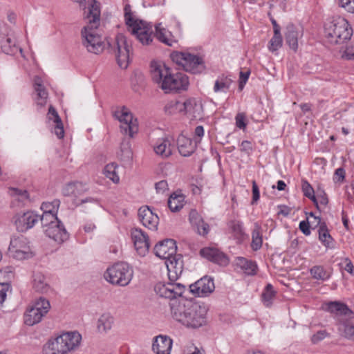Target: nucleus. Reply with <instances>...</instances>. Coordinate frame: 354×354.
<instances>
[{
    "label": "nucleus",
    "instance_id": "obj_1",
    "mask_svg": "<svg viewBox=\"0 0 354 354\" xmlns=\"http://www.w3.org/2000/svg\"><path fill=\"white\" fill-rule=\"evenodd\" d=\"M100 4L96 0H88L84 8V17L86 21L81 31L82 44L89 53L99 54L104 48L102 35L98 28L100 25Z\"/></svg>",
    "mask_w": 354,
    "mask_h": 354
},
{
    "label": "nucleus",
    "instance_id": "obj_2",
    "mask_svg": "<svg viewBox=\"0 0 354 354\" xmlns=\"http://www.w3.org/2000/svg\"><path fill=\"white\" fill-rule=\"evenodd\" d=\"M169 305L174 319L185 327L198 328L206 324L207 310L205 306L184 298L173 301Z\"/></svg>",
    "mask_w": 354,
    "mask_h": 354
},
{
    "label": "nucleus",
    "instance_id": "obj_3",
    "mask_svg": "<svg viewBox=\"0 0 354 354\" xmlns=\"http://www.w3.org/2000/svg\"><path fill=\"white\" fill-rule=\"evenodd\" d=\"M151 75L153 81L166 93L186 90L189 86V80L186 74L180 72L172 73L170 68L162 63H151Z\"/></svg>",
    "mask_w": 354,
    "mask_h": 354
},
{
    "label": "nucleus",
    "instance_id": "obj_4",
    "mask_svg": "<svg viewBox=\"0 0 354 354\" xmlns=\"http://www.w3.org/2000/svg\"><path fill=\"white\" fill-rule=\"evenodd\" d=\"M324 35L328 42L342 44L351 39L353 29L348 21L342 17H333L324 24Z\"/></svg>",
    "mask_w": 354,
    "mask_h": 354
},
{
    "label": "nucleus",
    "instance_id": "obj_5",
    "mask_svg": "<svg viewBox=\"0 0 354 354\" xmlns=\"http://www.w3.org/2000/svg\"><path fill=\"white\" fill-rule=\"evenodd\" d=\"M82 336L76 331L63 333L49 339L43 347V354H66L77 347Z\"/></svg>",
    "mask_w": 354,
    "mask_h": 354
},
{
    "label": "nucleus",
    "instance_id": "obj_6",
    "mask_svg": "<svg viewBox=\"0 0 354 354\" xmlns=\"http://www.w3.org/2000/svg\"><path fill=\"white\" fill-rule=\"evenodd\" d=\"M125 21L129 30L142 45H149L153 41L152 26L147 21L135 19L125 8Z\"/></svg>",
    "mask_w": 354,
    "mask_h": 354
},
{
    "label": "nucleus",
    "instance_id": "obj_7",
    "mask_svg": "<svg viewBox=\"0 0 354 354\" xmlns=\"http://www.w3.org/2000/svg\"><path fill=\"white\" fill-rule=\"evenodd\" d=\"M132 268L124 262H119L108 268L104 274V279L113 285L126 286L132 279Z\"/></svg>",
    "mask_w": 354,
    "mask_h": 354
},
{
    "label": "nucleus",
    "instance_id": "obj_8",
    "mask_svg": "<svg viewBox=\"0 0 354 354\" xmlns=\"http://www.w3.org/2000/svg\"><path fill=\"white\" fill-rule=\"evenodd\" d=\"M171 60L185 71L194 74L201 73L205 69L203 58L198 55L185 52H174L171 54Z\"/></svg>",
    "mask_w": 354,
    "mask_h": 354
},
{
    "label": "nucleus",
    "instance_id": "obj_9",
    "mask_svg": "<svg viewBox=\"0 0 354 354\" xmlns=\"http://www.w3.org/2000/svg\"><path fill=\"white\" fill-rule=\"evenodd\" d=\"M114 116L120 122L121 132L130 138L138 131V123L136 118H133L131 112L125 106L118 109L114 112Z\"/></svg>",
    "mask_w": 354,
    "mask_h": 354
},
{
    "label": "nucleus",
    "instance_id": "obj_10",
    "mask_svg": "<svg viewBox=\"0 0 354 354\" xmlns=\"http://www.w3.org/2000/svg\"><path fill=\"white\" fill-rule=\"evenodd\" d=\"M111 46L118 66L121 68L126 69L129 64L131 48V46L128 44L126 37L122 34H118Z\"/></svg>",
    "mask_w": 354,
    "mask_h": 354
},
{
    "label": "nucleus",
    "instance_id": "obj_11",
    "mask_svg": "<svg viewBox=\"0 0 354 354\" xmlns=\"http://www.w3.org/2000/svg\"><path fill=\"white\" fill-rule=\"evenodd\" d=\"M9 255L17 260H24L33 256L27 239L18 236L10 240L8 247Z\"/></svg>",
    "mask_w": 354,
    "mask_h": 354
},
{
    "label": "nucleus",
    "instance_id": "obj_12",
    "mask_svg": "<svg viewBox=\"0 0 354 354\" xmlns=\"http://www.w3.org/2000/svg\"><path fill=\"white\" fill-rule=\"evenodd\" d=\"M154 290L160 297L171 299V303L182 296L185 290V286L171 281L168 283L159 282L156 284Z\"/></svg>",
    "mask_w": 354,
    "mask_h": 354
},
{
    "label": "nucleus",
    "instance_id": "obj_13",
    "mask_svg": "<svg viewBox=\"0 0 354 354\" xmlns=\"http://www.w3.org/2000/svg\"><path fill=\"white\" fill-rule=\"evenodd\" d=\"M131 236L137 253L141 257L146 256L150 246L147 234L141 229L134 228L131 231Z\"/></svg>",
    "mask_w": 354,
    "mask_h": 354
},
{
    "label": "nucleus",
    "instance_id": "obj_14",
    "mask_svg": "<svg viewBox=\"0 0 354 354\" xmlns=\"http://www.w3.org/2000/svg\"><path fill=\"white\" fill-rule=\"evenodd\" d=\"M327 310L333 315L337 324L348 321L353 315L352 310L344 303L339 301H330L328 304Z\"/></svg>",
    "mask_w": 354,
    "mask_h": 354
},
{
    "label": "nucleus",
    "instance_id": "obj_15",
    "mask_svg": "<svg viewBox=\"0 0 354 354\" xmlns=\"http://www.w3.org/2000/svg\"><path fill=\"white\" fill-rule=\"evenodd\" d=\"M38 221L39 215L31 211L17 214L15 217L17 230L21 232L33 227Z\"/></svg>",
    "mask_w": 354,
    "mask_h": 354
},
{
    "label": "nucleus",
    "instance_id": "obj_16",
    "mask_svg": "<svg viewBox=\"0 0 354 354\" xmlns=\"http://www.w3.org/2000/svg\"><path fill=\"white\" fill-rule=\"evenodd\" d=\"M176 243L173 239H166L160 241L154 247L156 256L166 261L176 256Z\"/></svg>",
    "mask_w": 354,
    "mask_h": 354
},
{
    "label": "nucleus",
    "instance_id": "obj_17",
    "mask_svg": "<svg viewBox=\"0 0 354 354\" xmlns=\"http://www.w3.org/2000/svg\"><path fill=\"white\" fill-rule=\"evenodd\" d=\"M215 288L212 278L204 277L189 286L190 292L198 297H205L212 292Z\"/></svg>",
    "mask_w": 354,
    "mask_h": 354
},
{
    "label": "nucleus",
    "instance_id": "obj_18",
    "mask_svg": "<svg viewBox=\"0 0 354 354\" xmlns=\"http://www.w3.org/2000/svg\"><path fill=\"white\" fill-rule=\"evenodd\" d=\"M138 217L145 227L151 230H157L159 218L148 206L141 207L138 209Z\"/></svg>",
    "mask_w": 354,
    "mask_h": 354
},
{
    "label": "nucleus",
    "instance_id": "obj_19",
    "mask_svg": "<svg viewBox=\"0 0 354 354\" xmlns=\"http://www.w3.org/2000/svg\"><path fill=\"white\" fill-rule=\"evenodd\" d=\"M44 234L58 243H62L68 239V233L61 221L44 230Z\"/></svg>",
    "mask_w": 354,
    "mask_h": 354
},
{
    "label": "nucleus",
    "instance_id": "obj_20",
    "mask_svg": "<svg viewBox=\"0 0 354 354\" xmlns=\"http://www.w3.org/2000/svg\"><path fill=\"white\" fill-rule=\"evenodd\" d=\"M165 264L169 281H175L182 274L183 270L182 257L176 254L171 259L165 261Z\"/></svg>",
    "mask_w": 354,
    "mask_h": 354
},
{
    "label": "nucleus",
    "instance_id": "obj_21",
    "mask_svg": "<svg viewBox=\"0 0 354 354\" xmlns=\"http://www.w3.org/2000/svg\"><path fill=\"white\" fill-rule=\"evenodd\" d=\"M201 255L214 263L224 266L228 263L227 257L218 249L214 248H205L201 250Z\"/></svg>",
    "mask_w": 354,
    "mask_h": 354
},
{
    "label": "nucleus",
    "instance_id": "obj_22",
    "mask_svg": "<svg viewBox=\"0 0 354 354\" xmlns=\"http://www.w3.org/2000/svg\"><path fill=\"white\" fill-rule=\"evenodd\" d=\"M172 340L167 336L158 335L154 338L152 350L156 354H170Z\"/></svg>",
    "mask_w": 354,
    "mask_h": 354
},
{
    "label": "nucleus",
    "instance_id": "obj_23",
    "mask_svg": "<svg viewBox=\"0 0 354 354\" xmlns=\"http://www.w3.org/2000/svg\"><path fill=\"white\" fill-rule=\"evenodd\" d=\"M189 220L192 225L194 227L197 233L201 236L207 235L209 232V225L205 223L201 216L195 209L189 212Z\"/></svg>",
    "mask_w": 354,
    "mask_h": 354
},
{
    "label": "nucleus",
    "instance_id": "obj_24",
    "mask_svg": "<svg viewBox=\"0 0 354 354\" xmlns=\"http://www.w3.org/2000/svg\"><path fill=\"white\" fill-rule=\"evenodd\" d=\"M47 118L49 122L51 123V126H53L54 128V133L59 139L63 138L64 136L63 124L57 111L53 106H50L48 109Z\"/></svg>",
    "mask_w": 354,
    "mask_h": 354
},
{
    "label": "nucleus",
    "instance_id": "obj_25",
    "mask_svg": "<svg viewBox=\"0 0 354 354\" xmlns=\"http://www.w3.org/2000/svg\"><path fill=\"white\" fill-rule=\"evenodd\" d=\"M155 153L163 159L172 154L173 146L168 138H159L153 146Z\"/></svg>",
    "mask_w": 354,
    "mask_h": 354
},
{
    "label": "nucleus",
    "instance_id": "obj_26",
    "mask_svg": "<svg viewBox=\"0 0 354 354\" xmlns=\"http://www.w3.org/2000/svg\"><path fill=\"white\" fill-rule=\"evenodd\" d=\"M32 286L36 292L41 294H46L51 290L46 276L39 271L33 272Z\"/></svg>",
    "mask_w": 354,
    "mask_h": 354
},
{
    "label": "nucleus",
    "instance_id": "obj_27",
    "mask_svg": "<svg viewBox=\"0 0 354 354\" xmlns=\"http://www.w3.org/2000/svg\"><path fill=\"white\" fill-rule=\"evenodd\" d=\"M303 35L302 30H299L292 24H290L286 27L285 35L286 43L290 48L294 51H297L298 48V39Z\"/></svg>",
    "mask_w": 354,
    "mask_h": 354
},
{
    "label": "nucleus",
    "instance_id": "obj_28",
    "mask_svg": "<svg viewBox=\"0 0 354 354\" xmlns=\"http://www.w3.org/2000/svg\"><path fill=\"white\" fill-rule=\"evenodd\" d=\"M196 143H193L192 140L185 136L180 135L177 139L178 149L180 155L183 156H189L196 149Z\"/></svg>",
    "mask_w": 354,
    "mask_h": 354
},
{
    "label": "nucleus",
    "instance_id": "obj_29",
    "mask_svg": "<svg viewBox=\"0 0 354 354\" xmlns=\"http://www.w3.org/2000/svg\"><path fill=\"white\" fill-rule=\"evenodd\" d=\"M156 37L162 43L173 46L177 44V39L173 36L171 32L162 26L161 23L155 26Z\"/></svg>",
    "mask_w": 354,
    "mask_h": 354
},
{
    "label": "nucleus",
    "instance_id": "obj_30",
    "mask_svg": "<svg viewBox=\"0 0 354 354\" xmlns=\"http://www.w3.org/2000/svg\"><path fill=\"white\" fill-rule=\"evenodd\" d=\"M86 184L81 182H72L66 184L62 189V194L66 196L75 198L82 195L87 190Z\"/></svg>",
    "mask_w": 354,
    "mask_h": 354
},
{
    "label": "nucleus",
    "instance_id": "obj_31",
    "mask_svg": "<svg viewBox=\"0 0 354 354\" xmlns=\"http://www.w3.org/2000/svg\"><path fill=\"white\" fill-rule=\"evenodd\" d=\"M1 50L6 55H15L19 51L21 53L22 49L17 44L13 35H8L1 41Z\"/></svg>",
    "mask_w": 354,
    "mask_h": 354
},
{
    "label": "nucleus",
    "instance_id": "obj_32",
    "mask_svg": "<svg viewBox=\"0 0 354 354\" xmlns=\"http://www.w3.org/2000/svg\"><path fill=\"white\" fill-rule=\"evenodd\" d=\"M33 86L37 93V104L41 106H44L46 103L48 93L43 84V80L41 77L36 76L34 78Z\"/></svg>",
    "mask_w": 354,
    "mask_h": 354
},
{
    "label": "nucleus",
    "instance_id": "obj_33",
    "mask_svg": "<svg viewBox=\"0 0 354 354\" xmlns=\"http://www.w3.org/2000/svg\"><path fill=\"white\" fill-rule=\"evenodd\" d=\"M235 265L248 275H254L257 273V265L256 263L244 257L236 258Z\"/></svg>",
    "mask_w": 354,
    "mask_h": 354
},
{
    "label": "nucleus",
    "instance_id": "obj_34",
    "mask_svg": "<svg viewBox=\"0 0 354 354\" xmlns=\"http://www.w3.org/2000/svg\"><path fill=\"white\" fill-rule=\"evenodd\" d=\"M44 316L32 306H29L24 315V323L30 326L39 323Z\"/></svg>",
    "mask_w": 354,
    "mask_h": 354
},
{
    "label": "nucleus",
    "instance_id": "obj_35",
    "mask_svg": "<svg viewBox=\"0 0 354 354\" xmlns=\"http://www.w3.org/2000/svg\"><path fill=\"white\" fill-rule=\"evenodd\" d=\"M113 323V317L109 313H104L97 320V328L100 333H106L111 329Z\"/></svg>",
    "mask_w": 354,
    "mask_h": 354
},
{
    "label": "nucleus",
    "instance_id": "obj_36",
    "mask_svg": "<svg viewBox=\"0 0 354 354\" xmlns=\"http://www.w3.org/2000/svg\"><path fill=\"white\" fill-rule=\"evenodd\" d=\"M319 240L327 248H334V240L330 236L325 223H321L318 230Z\"/></svg>",
    "mask_w": 354,
    "mask_h": 354
},
{
    "label": "nucleus",
    "instance_id": "obj_37",
    "mask_svg": "<svg viewBox=\"0 0 354 354\" xmlns=\"http://www.w3.org/2000/svg\"><path fill=\"white\" fill-rule=\"evenodd\" d=\"M313 278L322 281L328 280L331 276V272L322 266H315L310 270Z\"/></svg>",
    "mask_w": 354,
    "mask_h": 354
},
{
    "label": "nucleus",
    "instance_id": "obj_38",
    "mask_svg": "<svg viewBox=\"0 0 354 354\" xmlns=\"http://www.w3.org/2000/svg\"><path fill=\"white\" fill-rule=\"evenodd\" d=\"M337 330L341 336L354 340V324L349 320L337 324Z\"/></svg>",
    "mask_w": 354,
    "mask_h": 354
},
{
    "label": "nucleus",
    "instance_id": "obj_39",
    "mask_svg": "<svg viewBox=\"0 0 354 354\" xmlns=\"http://www.w3.org/2000/svg\"><path fill=\"white\" fill-rule=\"evenodd\" d=\"M185 203V196L183 194L174 193L168 199V206L171 211L178 212L183 208Z\"/></svg>",
    "mask_w": 354,
    "mask_h": 354
},
{
    "label": "nucleus",
    "instance_id": "obj_40",
    "mask_svg": "<svg viewBox=\"0 0 354 354\" xmlns=\"http://www.w3.org/2000/svg\"><path fill=\"white\" fill-rule=\"evenodd\" d=\"M232 81L230 78L222 75L215 81L214 91L215 93H227L230 87Z\"/></svg>",
    "mask_w": 354,
    "mask_h": 354
},
{
    "label": "nucleus",
    "instance_id": "obj_41",
    "mask_svg": "<svg viewBox=\"0 0 354 354\" xmlns=\"http://www.w3.org/2000/svg\"><path fill=\"white\" fill-rule=\"evenodd\" d=\"M183 111L196 117V113H198L201 106L194 98L187 99L183 101Z\"/></svg>",
    "mask_w": 354,
    "mask_h": 354
},
{
    "label": "nucleus",
    "instance_id": "obj_42",
    "mask_svg": "<svg viewBox=\"0 0 354 354\" xmlns=\"http://www.w3.org/2000/svg\"><path fill=\"white\" fill-rule=\"evenodd\" d=\"M35 310L42 313L43 316H46L50 309V304L48 299L40 297L35 299L33 304L31 306Z\"/></svg>",
    "mask_w": 354,
    "mask_h": 354
},
{
    "label": "nucleus",
    "instance_id": "obj_43",
    "mask_svg": "<svg viewBox=\"0 0 354 354\" xmlns=\"http://www.w3.org/2000/svg\"><path fill=\"white\" fill-rule=\"evenodd\" d=\"M57 213H48L42 214L41 216H39V219L41 221L43 230H45V228L53 225L55 223H58V222L60 221L57 216Z\"/></svg>",
    "mask_w": 354,
    "mask_h": 354
},
{
    "label": "nucleus",
    "instance_id": "obj_44",
    "mask_svg": "<svg viewBox=\"0 0 354 354\" xmlns=\"http://www.w3.org/2000/svg\"><path fill=\"white\" fill-rule=\"evenodd\" d=\"M117 167L118 165L115 163L111 162L107 164L104 169V174L105 176L114 183H118L120 181L119 176L116 171Z\"/></svg>",
    "mask_w": 354,
    "mask_h": 354
},
{
    "label": "nucleus",
    "instance_id": "obj_45",
    "mask_svg": "<svg viewBox=\"0 0 354 354\" xmlns=\"http://www.w3.org/2000/svg\"><path fill=\"white\" fill-rule=\"evenodd\" d=\"M275 295L276 292L273 286L270 283L268 284L262 293L263 302L266 306L270 307L272 305Z\"/></svg>",
    "mask_w": 354,
    "mask_h": 354
},
{
    "label": "nucleus",
    "instance_id": "obj_46",
    "mask_svg": "<svg viewBox=\"0 0 354 354\" xmlns=\"http://www.w3.org/2000/svg\"><path fill=\"white\" fill-rule=\"evenodd\" d=\"M183 101H170L165 105V111L169 115L183 113Z\"/></svg>",
    "mask_w": 354,
    "mask_h": 354
},
{
    "label": "nucleus",
    "instance_id": "obj_47",
    "mask_svg": "<svg viewBox=\"0 0 354 354\" xmlns=\"http://www.w3.org/2000/svg\"><path fill=\"white\" fill-rule=\"evenodd\" d=\"M60 201L55 199L52 202H44L41 205V209L43 211V214L57 213Z\"/></svg>",
    "mask_w": 354,
    "mask_h": 354
},
{
    "label": "nucleus",
    "instance_id": "obj_48",
    "mask_svg": "<svg viewBox=\"0 0 354 354\" xmlns=\"http://www.w3.org/2000/svg\"><path fill=\"white\" fill-rule=\"evenodd\" d=\"M10 195L19 203H24L28 199V194L25 189L18 188H10L9 190Z\"/></svg>",
    "mask_w": 354,
    "mask_h": 354
},
{
    "label": "nucleus",
    "instance_id": "obj_49",
    "mask_svg": "<svg viewBox=\"0 0 354 354\" xmlns=\"http://www.w3.org/2000/svg\"><path fill=\"white\" fill-rule=\"evenodd\" d=\"M228 226L234 236L239 238L244 234L243 223L241 221H231Z\"/></svg>",
    "mask_w": 354,
    "mask_h": 354
},
{
    "label": "nucleus",
    "instance_id": "obj_50",
    "mask_svg": "<svg viewBox=\"0 0 354 354\" xmlns=\"http://www.w3.org/2000/svg\"><path fill=\"white\" fill-rule=\"evenodd\" d=\"M302 190L304 196L310 199L314 203L315 206L318 207V201L314 194V189L312 186L306 180L302 183Z\"/></svg>",
    "mask_w": 354,
    "mask_h": 354
},
{
    "label": "nucleus",
    "instance_id": "obj_51",
    "mask_svg": "<svg viewBox=\"0 0 354 354\" xmlns=\"http://www.w3.org/2000/svg\"><path fill=\"white\" fill-rule=\"evenodd\" d=\"M262 243V236L259 232V230L256 228L252 232L251 247L254 250H258L261 248Z\"/></svg>",
    "mask_w": 354,
    "mask_h": 354
},
{
    "label": "nucleus",
    "instance_id": "obj_52",
    "mask_svg": "<svg viewBox=\"0 0 354 354\" xmlns=\"http://www.w3.org/2000/svg\"><path fill=\"white\" fill-rule=\"evenodd\" d=\"M282 42L283 40L281 32L277 35L274 33L273 37L269 42L268 49L271 52H275L282 46Z\"/></svg>",
    "mask_w": 354,
    "mask_h": 354
},
{
    "label": "nucleus",
    "instance_id": "obj_53",
    "mask_svg": "<svg viewBox=\"0 0 354 354\" xmlns=\"http://www.w3.org/2000/svg\"><path fill=\"white\" fill-rule=\"evenodd\" d=\"M328 337L329 333L326 330H320L311 336L310 340L313 344H316Z\"/></svg>",
    "mask_w": 354,
    "mask_h": 354
},
{
    "label": "nucleus",
    "instance_id": "obj_54",
    "mask_svg": "<svg viewBox=\"0 0 354 354\" xmlns=\"http://www.w3.org/2000/svg\"><path fill=\"white\" fill-rule=\"evenodd\" d=\"M342 57L347 60H354V43L346 48Z\"/></svg>",
    "mask_w": 354,
    "mask_h": 354
},
{
    "label": "nucleus",
    "instance_id": "obj_55",
    "mask_svg": "<svg viewBox=\"0 0 354 354\" xmlns=\"http://www.w3.org/2000/svg\"><path fill=\"white\" fill-rule=\"evenodd\" d=\"M339 5L347 12H354V0H339Z\"/></svg>",
    "mask_w": 354,
    "mask_h": 354
},
{
    "label": "nucleus",
    "instance_id": "obj_56",
    "mask_svg": "<svg viewBox=\"0 0 354 354\" xmlns=\"http://www.w3.org/2000/svg\"><path fill=\"white\" fill-rule=\"evenodd\" d=\"M250 74V71H241L239 73V88L240 90H242L245 85L247 81L248 80L249 76Z\"/></svg>",
    "mask_w": 354,
    "mask_h": 354
},
{
    "label": "nucleus",
    "instance_id": "obj_57",
    "mask_svg": "<svg viewBox=\"0 0 354 354\" xmlns=\"http://www.w3.org/2000/svg\"><path fill=\"white\" fill-rule=\"evenodd\" d=\"M245 114L243 113H239L236 117V125L238 128L243 129L246 127V123L245 122Z\"/></svg>",
    "mask_w": 354,
    "mask_h": 354
},
{
    "label": "nucleus",
    "instance_id": "obj_58",
    "mask_svg": "<svg viewBox=\"0 0 354 354\" xmlns=\"http://www.w3.org/2000/svg\"><path fill=\"white\" fill-rule=\"evenodd\" d=\"M8 290L9 285L8 283H0V304L5 301Z\"/></svg>",
    "mask_w": 354,
    "mask_h": 354
},
{
    "label": "nucleus",
    "instance_id": "obj_59",
    "mask_svg": "<svg viewBox=\"0 0 354 354\" xmlns=\"http://www.w3.org/2000/svg\"><path fill=\"white\" fill-rule=\"evenodd\" d=\"M260 197L259 189L255 181L252 182V204L257 203Z\"/></svg>",
    "mask_w": 354,
    "mask_h": 354
},
{
    "label": "nucleus",
    "instance_id": "obj_60",
    "mask_svg": "<svg viewBox=\"0 0 354 354\" xmlns=\"http://www.w3.org/2000/svg\"><path fill=\"white\" fill-rule=\"evenodd\" d=\"M240 150L246 153H250L253 150V147L250 141L243 140L241 144Z\"/></svg>",
    "mask_w": 354,
    "mask_h": 354
},
{
    "label": "nucleus",
    "instance_id": "obj_61",
    "mask_svg": "<svg viewBox=\"0 0 354 354\" xmlns=\"http://www.w3.org/2000/svg\"><path fill=\"white\" fill-rule=\"evenodd\" d=\"M204 136V129L203 126H197L194 130V140L195 142H199L201 138Z\"/></svg>",
    "mask_w": 354,
    "mask_h": 354
},
{
    "label": "nucleus",
    "instance_id": "obj_62",
    "mask_svg": "<svg viewBox=\"0 0 354 354\" xmlns=\"http://www.w3.org/2000/svg\"><path fill=\"white\" fill-rule=\"evenodd\" d=\"M299 230L302 233L306 236L310 234V230L309 228V222L308 221H302L299 223Z\"/></svg>",
    "mask_w": 354,
    "mask_h": 354
},
{
    "label": "nucleus",
    "instance_id": "obj_63",
    "mask_svg": "<svg viewBox=\"0 0 354 354\" xmlns=\"http://www.w3.org/2000/svg\"><path fill=\"white\" fill-rule=\"evenodd\" d=\"M157 192H165L168 189V184L166 180H160L155 184Z\"/></svg>",
    "mask_w": 354,
    "mask_h": 354
},
{
    "label": "nucleus",
    "instance_id": "obj_64",
    "mask_svg": "<svg viewBox=\"0 0 354 354\" xmlns=\"http://www.w3.org/2000/svg\"><path fill=\"white\" fill-rule=\"evenodd\" d=\"M316 198L318 201V207H317L318 209H319V205L326 206L328 203V198H327L326 194H324V193L322 194H318L316 196Z\"/></svg>",
    "mask_w": 354,
    "mask_h": 354
}]
</instances>
